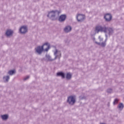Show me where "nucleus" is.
I'll list each match as a JSON object with an SVG mask.
<instances>
[{
	"mask_svg": "<svg viewBox=\"0 0 124 124\" xmlns=\"http://www.w3.org/2000/svg\"><path fill=\"white\" fill-rule=\"evenodd\" d=\"M106 22H110L112 20V15L110 14H107L104 16Z\"/></svg>",
	"mask_w": 124,
	"mask_h": 124,
	"instance_id": "obj_9",
	"label": "nucleus"
},
{
	"mask_svg": "<svg viewBox=\"0 0 124 124\" xmlns=\"http://www.w3.org/2000/svg\"><path fill=\"white\" fill-rule=\"evenodd\" d=\"M57 76L62 77V79L65 78V74L62 72H59L57 73Z\"/></svg>",
	"mask_w": 124,
	"mask_h": 124,
	"instance_id": "obj_11",
	"label": "nucleus"
},
{
	"mask_svg": "<svg viewBox=\"0 0 124 124\" xmlns=\"http://www.w3.org/2000/svg\"><path fill=\"white\" fill-rule=\"evenodd\" d=\"M71 30H72V27H71V26H67L64 28V31L67 33L68 32H70V31H71Z\"/></svg>",
	"mask_w": 124,
	"mask_h": 124,
	"instance_id": "obj_10",
	"label": "nucleus"
},
{
	"mask_svg": "<svg viewBox=\"0 0 124 124\" xmlns=\"http://www.w3.org/2000/svg\"><path fill=\"white\" fill-rule=\"evenodd\" d=\"M50 48H51L50 44H49L48 43H46L44 44L42 46H38L36 48H35V52L37 53V54L39 55H41L43 51L48 52Z\"/></svg>",
	"mask_w": 124,
	"mask_h": 124,
	"instance_id": "obj_2",
	"label": "nucleus"
},
{
	"mask_svg": "<svg viewBox=\"0 0 124 124\" xmlns=\"http://www.w3.org/2000/svg\"><path fill=\"white\" fill-rule=\"evenodd\" d=\"M54 55L55 56V57L54 58V59H52L51 58V56H50V55L46 54L45 56V57L46 59V61H47L48 62H53V61H55V60H57L58 58L60 60V59H61V57H62V53L59 52V51H58V49H56L55 51L54 52Z\"/></svg>",
	"mask_w": 124,
	"mask_h": 124,
	"instance_id": "obj_3",
	"label": "nucleus"
},
{
	"mask_svg": "<svg viewBox=\"0 0 124 124\" xmlns=\"http://www.w3.org/2000/svg\"><path fill=\"white\" fill-rule=\"evenodd\" d=\"M95 32L96 33L99 32H104L107 35H108L110 37L114 33V29L111 27H102L98 25L95 28Z\"/></svg>",
	"mask_w": 124,
	"mask_h": 124,
	"instance_id": "obj_1",
	"label": "nucleus"
},
{
	"mask_svg": "<svg viewBox=\"0 0 124 124\" xmlns=\"http://www.w3.org/2000/svg\"><path fill=\"white\" fill-rule=\"evenodd\" d=\"M19 31L22 34H25L28 32V26H21L19 29Z\"/></svg>",
	"mask_w": 124,
	"mask_h": 124,
	"instance_id": "obj_6",
	"label": "nucleus"
},
{
	"mask_svg": "<svg viewBox=\"0 0 124 124\" xmlns=\"http://www.w3.org/2000/svg\"><path fill=\"white\" fill-rule=\"evenodd\" d=\"M10 78L9 76H7L3 77V80L4 82H8V80H9Z\"/></svg>",
	"mask_w": 124,
	"mask_h": 124,
	"instance_id": "obj_16",
	"label": "nucleus"
},
{
	"mask_svg": "<svg viewBox=\"0 0 124 124\" xmlns=\"http://www.w3.org/2000/svg\"><path fill=\"white\" fill-rule=\"evenodd\" d=\"M76 102V99L75 97L73 96H69L67 98V103H68L70 105H74Z\"/></svg>",
	"mask_w": 124,
	"mask_h": 124,
	"instance_id": "obj_5",
	"label": "nucleus"
},
{
	"mask_svg": "<svg viewBox=\"0 0 124 124\" xmlns=\"http://www.w3.org/2000/svg\"><path fill=\"white\" fill-rule=\"evenodd\" d=\"M124 104L121 103L118 105L117 108H118L120 111H122L124 109Z\"/></svg>",
	"mask_w": 124,
	"mask_h": 124,
	"instance_id": "obj_13",
	"label": "nucleus"
},
{
	"mask_svg": "<svg viewBox=\"0 0 124 124\" xmlns=\"http://www.w3.org/2000/svg\"><path fill=\"white\" fill-rule=\"evenodd\" d=\"M95 43L96 44H97V45H100V46H101V43H98L97 42H95Z\"/></svg>",
	"mask_w": 124,
	"mask_h": 124,
	"instance_id": "obj_23",
	"label": "nucleus"
},
{
	"mask_svg": "<svg viewBox=\"0 0 124 124\" xmlns=\"http://www.w3.org/2000/svg\"><path fill=\"white\" fill-rule=\"evenodd\" d=\"M42 60V61H44V60H45V58H43Z\"/></svg>",
	"mask_w": 124,
	"mask_h": 124,
	"instance_id": "obj_24",
	"label": "nucleus"
},
{
	"mask_svg": "<svg viewBox=\"0 0 124 124\" xmlns=\"http://www.w3.org/2000/svg\"><path fill=\"white\" fill-rule=\"evenodd\" d=\"M1 117L3 121H6V120H7V119H8V115L4 114L3 115H1Z\"/></svg>",
	"mask_w": 124,
	"mask_h": 124,
	"instance_id": "obj_14",
	"label": "nucleus"
},
{
	"mask_svg": "<svg viewBox=\"0 0 124 124\" xmlns=\"http://www.w3.org/2000/svg\"><path fill=\"white\" fill-rule=\"evenodd\" d=\"M5 34L7 36H10V35H12V34H13V31L11 30H7Z\"/></svg>",
	"mask_w": 124,
	"mask_h": 124,
	"instance_id": "obj_12",
	"label": "nucleus"
},
{
	"mask_svg": "<svg viewBox=\"0 0 124 124\" xmlns=\"http://www.w3.org/2000/svg\"><path fill=\"white\" fill-rule=\"evenodd\" d=\"M105 36H106V39H105V42L104 43H106V42L107 41V40L108 39V35L105 34Z\"/></svg>",
	"mask_w": 124,
	"mask_h": 124,
	"instance_id": "obj_21",
	"label": "nucleus"
},
{
	"mask_svg": "<svg viewBox=\"0 0 124 124\" xmlns=\"http://www.w3.org/2000/svg\"><path fill=\"white\" fill-rule=\"evenodd\" d=\"M86 19V16L85 15H83L82 14H78L77 16V20L78 22H81L84 21Z\"/></svg>",
	"mask_w": 124,
	"mask_h": 124,
	"instance_id": "obj_7",
	"label": "nucleus"
},
{
	"mask_svg": "<svg viewBox=\"0 0 124 124\" xmlns=\"http://www.w3.org/2000/svg\"><path fill=\"white\" fill-rule=\"evenodd\" d=\"M30 78V76H27L26 78H25L23 80L24 81H27V80H28V79H29Z\"/></svg>",
	"mask_w": 124,
	"mask_h": 124,
	"instance_id": "obj_22",
	"label": "nucleus"
},
{
	"mask_svg": "<svg viewBox=\"0 0 124 124\" xmlns=\"http://www.w3.org/2000/svg\"><path fill=\"white\" fill-rule=\"evenodd\" d=\"M60 13H61L60 11L52 10L48 12L47 16L49 18L50 20H52V21H56V20H57V17L56 16V15L59 16L60 15Z\"/></svg>",
	"mask_w": 124,
	"mask_h": 124,
	"instance_id": "obj_4",
	"label": "nucleus"
},
{
	"mask_svg": "<svg viewBox=\"0 0 124 124\" xmlns=\"http://www.w3.org/2000/svg\"><path fill=\"white\" fill-rule=\"evenodd\" d=\"M66 15H61L58 18V21H59L60 23H63V22L66 20Z\"/></svg>",
	"mask_w": 124,
	"mask_h": 124,
	"instance_id": "obj_8",
	"label": "nucleus"
},
{
	"mask_svg": "<svg viewBox=\"0 0 124 124\" xmlns=\"http://www.w3.org/2000/svg\"><path fill=\"white\" fill-rule=\"evenodd\" d=\"M8 73L9 75H13V74H15V71L14 70H12L9 71Z\"/></svg>",
	"mask_w": 124,
	"mask_h": 124,
	"instance_id": "obj_17",
	"label": "nucleus"
},
{
	"mask_svg": "<svg viewBox=\"0 0 124 124\" xmlns=\"http://www.w3.org/2000/svg\"><path fill=\"white\" fill-rule=\"evenodd\" d=\"M72 75L70 73H68L66 74V78L67 80H70V78H72Z\"/></svg>",
	"mask_w": 124,
	"mask_h": 124,
	"instance_id": "obj_15",
	"label": "nucleus"
},
{
	"mask_svg": "<svg viewBox=\"0 0 124 124\" xmlns=\"http://www.w3.org/2000/svg\"><path fill=\"white\" fill-rule=\"evenodd\" d=\"M100 46H101V47H105V46H106V43L102 42Z\"/></svg>",
	"mask_w": 124,
	"mask_h": 124,
	"instance_id": "obj_20",
	"label": "nucleus"
},
{
	"mask_svg": "<svg viewBox=\"0 0 124 124\" xmlns=\"http://www.w3.org/2000/svg\"><path fill=\"white\" fill-rule=\"evenodd\" d=\"M118 102H119V100L117 98L115 99L113 102L114 105L117 104Z\"/></svg>",
	"mask_w": 124,
	"mask_h": 124,
	"instance_id": "obj_18",
	"label": "nucleus"
},
{
	"mask_svg": "<svg viewBox=\"0 0 124 124\" xmlns=\"http://www.w3.org/2000/svg\"><path fill=\"white\" fill-rule=\"evenodd\" d=\"M112 92L113 90L112 89L110 88L107 90V93H111Z\"/></svg>",
	"mask_w": 124,
	"mask_h": 124,
	"instance_id": "obj_19",
	"label": "nucleus"
}]
</instances>
